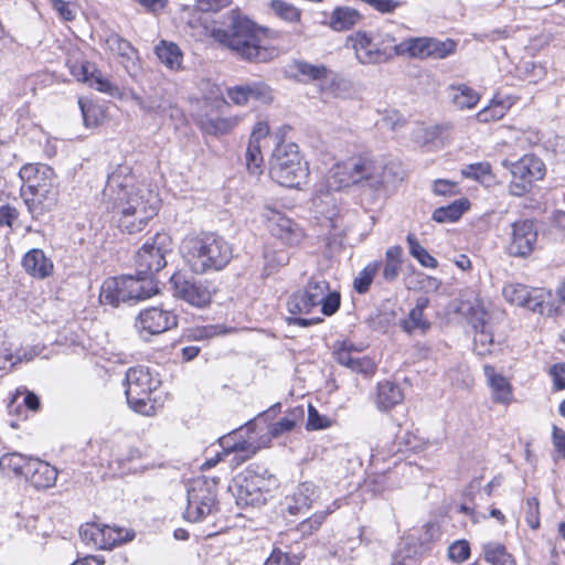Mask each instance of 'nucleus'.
Instances as JSON below:
<instances>
[{"mask_svg": "<svg viewBox=\"0 0 565 565\" xmlns=\"http://www.w3.org/2000/svg\"><path fill=\"white\" fill-rule=\"evenodd\" d=\"M217 481L207 477L193 479L188 487L185 520L201 522L218 511Z\"/></svg>", "mask_w": 565, "mask_h": 565, "instance_id": "nucleus-10", "label": "nucleus"}, {"mask_svg": "<svg viewBox=\"0 0 565 565\" xmlns=\"http://www.w3.org/2000/svg\"><path fill=\"white\" fill-rule=\"evenodd\" d=\"M168 252H171V239L168 234L157 233L151 237V242L147 241L136 254L137 277L153 280V275L167 265Z\"/></svg>", "mask_w": 565, "mask_h": 565, "instance_id": "nucleus-11", "label": "nucleus"}, {"mask_svg": "<svg viewBox=\"0 0 565 565\" xmlns=\"http://www.w3.org/2000/svg\"><path fill=\"white\" fill-rule=\"evenodd\" d=\"M502 163L510 169L512 178L524 180L531 184L543 179L545 174L544 162L534 154H525L514 162L504 160Z\"/></svg>", "mask_w": 565, "mask_h": 565, "instance_id": "nucleus-20", "label": "nucleus"}, {"mask_svg": "<svg viewBox=\"0 0 565 565\" xmlns=\"http://www.w3.org/2000/svg\"><path fill=\"white\" fill-rule=\"evenodd\" d=\"M450 92L451 100L459 109L473 108L480 99L479 94L466 84L454 85Z\"/></svg>", "mask_w": 565, "mask_h": 565, "instance_id": "nucleus-34", "label": "nucleus"}, {"mask_svg": "<svg viewBox=\"0 0 565 565\" xmlns=\"http://www.w3.org/2000/svg\"><path fill=\"white\" fill-rule=\"evenodd\" d=\"M249 99H255L264 104L273 102V93L270 87L264 82L246 83Z\"/></svg>", "mask_w": 565, "mask_h": 565, "instance_id": "nucleus-44", "label": "nucleus"}, {"mask_svg": "<svg viewBox=\"0 0 565 565\" xmlns=\"http://www.w3.org/2000/svg\"><path fill=\"white\" fill-rule=\"evenodd\" d=\"M246 162L248 170H250L252 172H254L255 169H258L260 167V163L263 162V157L259 142H256L255 140H249L246 149Z\"/></svg>", "mask_w": 565, "mask_h": 565, "instance_id": "nucleus-54", "label": "nucleus"}, {"mask_svg": "<svg viewBox=\"0 0 565 565\" xmlns=\"http://www.w3.org/2000/svg\"><path fill=\"white\" fill-rule=\"evenodd\" d=\"M173 295L195 308H205L212 301V290L207 282L189 279L175 274L171 277Z\"/></svg>", "mask_w": 565, "mask_h": 565, "instance_id": "nucleus-14", "label": "nucleus"}, {"mask_svg": "<svg viewBox=\"0 0 565 565\" xmlns=\"http://www.w3.org/2000/svg\"><path fill=\"white\" fill-rule=\"evenodd\" d=\"M296 70L300 75L312 81L324 79L328 77V68L322 64L316 65L300 61L296 63Z\"/></svg>", "mask_w": 565, "mask_h": 565, "instance_id": "nucleus-46", "label": "nucleus"}, {"mask_svg": "<svg viewBox=\"0 0 565 565\" xmlns=\"http://www.w3.org/2000/svg\"><path fill=\"white\" fill-rule=\"evenodd\" d=\"M103 195L118 227L128 234L142 231L160 206L158 193L145 182H138L126 163L117 164L108 173Z\"/></svg>", "mask_w": 565, "mask_h": 565, "instance_id": "nucleus-1", "label": "nucleus"}, {"mask_svg": "<svg viewBox=\"0 0 565 565\" xmlns=\"http://www.w3.org/2000/svg\"><path fill=\"white\" fill-rule=\"evenodd\" d=\"M402 180V171L397 164H383L363 154L351 157L333 166L329 172L327 185L329 190L340 191L353 184H361L375 193Z\"/></svg>", "mask_w": 565, "mask_h": 565, "instance_id": "nucleus-2", "label": "nucleus"}, {"mask_svg": "<svg viewBox=\"0 0 565 565\" xmlns=\"http://www.w3.org/2000/svg\"><path fill=\"white\" fill-rule=\"evenodd\" d=\"M360 545V541L356 540H348L342 544H338L330 554L339 559L347 561L354 558V552L356 547Z\"/></svg>", "mask_w": 565, "mask_h": 565, "instance_id": "nucleus-52", "label": "nucleus"}, {"mask_svg": "<svg viewBox=\"0 0 565 565\" xmlns=\"http://www.w3.org/2000/svg\"><path fill=\"white\" fill-rule=\"evenodd\" d=\"M456 47L457 43L454 40L446 39L441 41L435 38H427L428 57L446 58L455 53Z\"/></svg>", "mask_w": 565, "mask_h": 565, "instance_id": "nucleus-38", "label": "nucleus"}, {"mask_svg": "<svg viewBox=\"0 0 565 565\" xmlns=\"http://www.w3.org/2000/svg\"><path fill=\"white\" fill-rule=\"evenodd\" d=\"M537 242V228L532 220H519L511 224L507 252L510 256L525 258Z\"/></svg>", "mask_w": 565, "mask_h": 565, "instance_id": "nucleus-15", "label": "nucleus"}, {"mask_svg": "<svg viewBox=\"0 0 565 565\" xmlns=\"http://www.w3.org/2000/svg\"><path fill=\"white\" fill-rule=\"evenodd\" d=\"M90 87L98 92L108 94L109 96H116L118 94V87L110 83V81L103 76L102 72L96 67L90 73V78L87 83Z\"/></svg>", "mask_w": 565, "mask_h": 565, "instance_id": "nucleus-47", "label": "nucleus"}, {"mask_svg": "<svg viewBox=\"0 0 565 565\" xmlns=\"http://www.w3.org/2000/svg\"><path fill=\"white\" fill-rule=\"evenodd\" d=\"M409 254L426 268H436L438 266L437 259L431 256L426 248H424L417 241L414 234H408L406 237Z\"/></svg>", "mask_w": 565, "mask_h": 565, "instance_id": "nucleus-37", "label": "nucleus"}, {"mask_svg": "<svg viewBox=\"0 0 565 565\" xmlns=\"http://www.w3.org/2000/svg\"><path fill=\"white\" fill-rule=\"evenodd\" d=\"M224 98L204 102V113L199 115L198 124L204 134L218 136L231 132L239 122V117H224L222 114L228 108Z\"/></svg>", "mask_w": 565, "mask_h": 565, "instance_id": "nucleus-12", "label": "nucleus"}, {"mask_svg": "<svg viewBox=\"0 0 565 565\" xmlns=\"http://www.w3.org/2000/svg\"><path fill=\"white\" fill-rule=\"evenodd\" d=\"M527 525L536 530L540 526V504L536 498H529L526 500V516Z\"/></svg>", "mask_w": 565, "mask_h": 565, "instance_id": "nucleus-59", "label": "nucleus"}, {"mask_svg": "<svg viewBox=\"0 0 565 565\" xmlns=\"http://www.w3.org/2000/svg\"><path fill=\"white\" fill-rule=\"evenodd\" d=\"M504 299L533 312H543L544 299L537 290H531L527 286L522 284H509L502 290Z\"/></svg>", "mask_w": 565, "mask_h": 565, "instance_id": "nucleus-18", "label": "nucleus"}, {"mask_svg": "<svg viewBox=\"0 0 565 565\" xmlns=\"http://www.w3.org/2000/svg\"><path fill=\"white\" fill-rule=\"evenodd\" d=\"M297 417L298 415L295 412L290 416L282 417L270 426L269 434L273 437H278L284 433L292 430L296 426Z\"/></svg>", "mask_w": 565, "mask_h": 565, "instance_id": "nucleus-56", "label": "nucleus"}, {"mask_svg": "<svg viewBox=\"0 0 565 565\" xmlns=\"http://www.w3.org/2000/svg\"><path fill=\"white\" fill-rule=\"evenodd\" d=\"M265 565H298V563L296 557L275 548L266 559Z\"/></svg>", "mask_w": 565, "mask_h": 565, "instance_id": "nucleus-62", "label": "nucleus"}, {"mask_svg": "<svg viewBox=\"0 0 565 565\" xmlns=\"http://www.w3.org/2000/svg\"><path fill=\"white\" fill-rule=\"evenodd\" d=\"M31 459L20 452H7L0 457V469L8 476L25 477Z\"/></svg>", "mask_w": 565, "mask_h": 565, "instance_id": "nucleus-32", "label": "nucleus"}, {"mask_svg": "<svg viewBox=\"0 0 565 565\" xmlns=\"http://www.w3.org/2000/svg\"><path fill=\"white\" fill-rule=\"evenodd\" d=\"M24 478L36 489H47L55 484L57 470L49 462L33 458Z\"/></svg>", "mask_w": 565, "mask_h": 565, "instance_id": "nucleus-22", "label": "nucleus"}, {"mask_svg": "<svg viewBox=\"0 0 565 565\" xmlns=\"http://www.w3.org/2000/svg\"><path fill=\"white\" fill-rule=\"evenodd\" d=\"M403 249L398 245L391 246L385 252V259L381 263L382 277L386 282H394L402 269Z\"/></svg>", "mask_w": 565, "mask_h": 565, "instance_id": "nucleus-27", "label": "nucleus"}, {"mask_svg": "<svg viewBox=\"0 0 565 565\" xmlns=\"http://www.w3.org/2000/svg\"><path fill=\"white\" fill-rule=\"evenodd\" d=\"M353 352H358V349L353 345V343L343 341L334 352L337 362L345 367H349L352 363V360L355 358Z\"/></svg>", "mask_w": 565, "mask_h": 565, "instance_id": "nucleus-55", "label": "nucleus"}, {"mask_svg": "<svg viewBox=\"0 0 565 565\" xmlns=\"http://www.w3.org/2000/svg\"><path fill=\"white\" fill-rule=\"evenodd\" d=\"M403 401V393L398 385L392 382H382L377 385L376 404L381 411H387Z\"/></svg>", "mask_w": 565, "mask_h": 565, "instance_id": "nucleus-29", "label": "nucleus"}, {"mask_svg": "<svg viewBox=\"0 0 565 565\" xmlns=\"http://www.w3.org/2000/svg\"><path fill=\"white\" fill-rule=\"evenodd\" d=\"M331 426V420L327 416H322L319 412L312 406L308 407V420H307V429L308 430H319L324 429Z\"/></svg>", "mask_w": 565, "mask_h": 565, "instance_id": "nucleus-53", "label": "nucleus"}, {"mask_svg": "<svg viewBox=\"0 0 565 565\" xmlns=\"http://www.w3.org/2000/svg\"><path fill=\"white\" fill-rule=\"evenodd\" d=\"M269 174L278 184L299 188L309 177L308 163L303 161L299 147L294 142H280L273 151Z\"/></svg>", "mask_w": 565, "mask_h": 565, "instance_id": "nucleus-6", "label": "nucleus"}, {"mask_svg": "<svg viewBox=\"0 0 565 565\" xmlns=\"http://www.w3.org/2000/svg\"><path fill=\"white\" fill-rule=\"evenodd\" d=\"M317 306L307 298V295L303 290H298L294 292L287 302V309L290 313V317L286 318L288 324H295L301 328H307L313 324H318L322 322V318H302L299 317L301 315H308Z\"/></svg>", "mask_w": 565, "mask_h": 565, "instance_id": "nucleus-19", "label": "nucleus"}, {"mask_svg": "<svg viewBox=\"0 0 565 565\" xmlns=\"http://www.w3.org/2000/svg\"><path fill=\"white\" fill-rule=\"evenodd\" d=\"M157 292L153 280L124 275L107 278L100 287L99 299L102 303L118 307L120 303L150 298Z\"/></svg>", "mask_w": 565, "mask_h": 565, "instance_id": "nucleus-8", "label": "nucleus"}, {"mask_svg": "<svg viewBox=\"0 0 565 565\" xmlns=\"http://www.w3.org/2000/svg\"><path fill=\"white\" fill-rule=\"evenodd\" d=\"M95 66L88 62H85L83 64H74L71 66V74L79 82L88 83L90 78V73H93V70Z\"/></svg>", "mask_w": 565, "mask_h": 565, "instance_id": "nucleus-63", "label": "nucleus"}, {"mask_svg": "<svg viewBox=\"0 0 565 565\" xmlns=\"http://www.w3.org/2000/svg\"><path fill=\"white\" fill-rule=\"evenodd\" d=\"M126 398L129 407L143 416L157 413V403L152 397L157 388L156 382L147 369L130 367L126 373Z\"/></svg>", "mask_w": 565, "mask_h": 565, "instance_id": "nucleus-9", "label": "nucleus"}, {"mask_svg": "<svg viewBox=\"0 0 565 565\" xmlns=\"http://www.w3.org/2000/svg\"><path fill=\"white\" fill-rule=\"evenodd\" d=\"M402 328L407 333H413L415 330H420L425 333L430 328V322L424 318V313L419 310H411L408 317L402 321Z\"/></svg>", "mask_w": 565, "mask_h": 565, "instance_id": "nucleus-40", "label": "nucleus"}, {"mask_svg": "<svg viewBox=\"0 0 565 565\" xmlns=\"http://www.w3.org/2000/svg\"><path fill=\"white\" fill-rule=\"evenodd\" d=\"M79 536L83 542L93 544L99 550H109L120 541L119 533L110 526L100 527L96 523H86L79 527Z\"/></svg>", "mask_w": 565, "mask_h": 565, "instance_id": "nucleus-21", "label": "nucleus"}, {"mask_svg": "<svg viewBox=\"0 0 565 565\" xmlns=\"http://www.w3.org/2000/svg\"><path fill=\"white\" fill-rule=\"evenodd\" d=\"M381 268V263L373 262L367 264L354 279L353 287L358 294H365L369 291L374 276Z\"/></svg>", "mask_w": 565, "mask_h": 565, "instance_id": "nucleus-39", "label": "nucleus"}, {"mask_svg": "<svg viewBox=\"0 0 565 565\" xmlns=\"http://www.w3.org/2000/svg\"><path fill=\"white\" fill-rule=\"evenodd\" d=\"M550 374L553 377L554 387L558 391L564 390L565 388V363L554 364L550 370Z\"/></svg>", "mask_w": 565, "mask_h": 565, "instance_id": "nucleus-64", "label": "nucleus"}, {"mask_svg": "<svg viewBox=\"0 0 565 565\" xmlns=\"http://www.w3.org/2000/svg\"><path fill=\"white\" fill-rule=\"evenodd\" d=\"M509 98H498L495 96L489 106L484 107L477 114V118L481 122L494 121L504 117L511 107Z\"/></svg>", "mask_w": 565, "mask_h": 565, "instance_id": "nucleus-35", "label": "nucleus"}, {"mask_svg": "<svg viewBox=\"0 0 565 565\" xmlns=\"http://www.w3.org/2000/svg\"><path fill=\"white\" fill-rule=\"evenodd\" d=\"M78 105L82 111L83 120L86 127L97 126L99 122L100 109L92 102L78 99Z\"/></svg>", "mask_w": 565, "mask_h": 565, "instance_id": "nucleus-49", "label": "nucleus"}, {"mask_svg": "<svg viewBox=\"0 0 565 565\" xmlns=\"http://www.w3.org/2000/svg\"><path fill=\"white\" fill-rule=\"evenodd\" d=\"M212 38L247 62L266 63L278 54L276 47L267 43L264 31L235 11L231 12L225 26L212 30Z\"/></svg>", "mask_w": 565, "mask_h": 565, "instance_id": "nucleus-3", "label": "nucleus"}, {"mask_svg": "<svg viewBox=\"0 0 565 565\" xmlns=\"http://www.w3.org/2000/svg\"><path fill=\"white\" fill-rule=\"evenodd\" d=\"M333 510L320 511L312 514L310 518L303 520L298 524L297 530L301 533L302 536H308L313 534L319 530L321 524L324 522L328 514L332 513Z\"/></svg>", "mask_w": 565, "mask_h": 565, "instance_id": "nucleus-42", "label": "nucleus"}, {"mask_svg": "<svg viewBox=\"0 0 565 565\" xmlns=\"http://www.w3.org/2000/svg\"><path fill=\"white\" fill-rule=\"evenodd\" d=\"M317 498L318 488L312 482H302L286 498L287 511L291 515L302 513L310 509Z\"/></svg>", "mask_w": 565, "mask_h": 565, "instance_id": "nucleus-23", "label": "nucleus"}, {"mask_svg": "<svg viewBox=\"0 0 565 565\" xmlns=\"http://www.w3.org/2000/svg\"><path fill=\"white\" fill-rule=\"evenodd\" d=\"M491 174V166L489 162H478L467 166L462 169V175L477 181L483 180Z\"/></svg>", "mask_w": 565, "mask_h": 565, "instance_id": "nucleus-51", "label": "nucleus"}, {"mask_svg": "<svg viewBox=\"0 0 565 565\" xmlns=\"http://www.w3.org/2000/svg\"><path fill=\"white\" fill-rule=\"evenodd\" d=\"M448 556L455 563H463L470 556V545L466 540L454 542L448 548Z\"/></svg>", "mask_w": 565, "mask_h": 565, "instance_id": "nucleus-50", "label": "nucleus"}, {"mask_svg": "<svg viewBox=\"0 0 565 565\" xmlns=\"http://www.w3.org/2000/svg\"><path fill=\"white\" fill-rule=\"evenodd\" d=\"M221 444L226 455L233 454L231 463L238 466L256 454L257 447L246 440L231 444L230 438H222Z\"/></svg>", "mask_w": 565, "mask_h": 565, "instance_id": "nucleus-31", "label": "nucleus"}, {"mask_svg": "<svg viewBox=\"0 0 565 565\" xmlns=\"http://www.w3.org/2000/svg\"><path fill=\"white\" fill-rule=\"evenodd\" d=\"M362 20V14L351 7H337L330 14L328 25L337 32L351 30Z\"/></svg>", "mask_w": 565, "mask_h": 565, "instance_id": "nucleus-25", "label": "nucleus"}, {"mask_svg": "<svg viewBox=\"0 0 565 565\" xmlns=\"http://www.w3.org/2000/svg\"><path fill=\"white\" fill-rule=\"evenodd\" d=\"M22 266L28 274L40 279L49 277L54 267L52 260L39 248H33L24 255Z\"/></svg>", "mask_w": 565, "mask_h": 565, "instance_id": "nucleus-24", "label": "nucleus"}, {"mask_svg": "<svg viewBox=\"0 0 565 565\" xmlns=\"http://www.w3.org/2000/svg\"><path fill=\"white\" fill-rule=\"evenodd\" d=\"M484 373L489 379L492 390L493 401L501 404L510 403L512 398V387L509 381L501 374H497L490 365L484 366Z\"/></svg>", "mask_w": 565, "mask_h": 565, "instance_id": "nucleus-26", "label": "nucleus"}, {"mask_svg": "<svg viewBox=\"0 0 565 565\" xmlns=\"http://www.w3.org/2000/svg\"><path fill=\"white\" fill-rule=\"evenodd\" d=\"M178 324L177 316L160 307H150L139 312L135 328L141 338L148 340L150 335L163 333Z\"/></svg>", "mask_w": 565, "mask_h": 565, "instance_id": "nucleus-13", "label": "nucleus"}, {"mask_svg": "<svg viewBox=\"0 0 565 565\" xmlns=\"http://www.w3.org/2000/svg\"><path fill=\"white\" fill-rule=\"evenodd\" d=\"M20 195L33 218H40L57 204L58 182L54 170L44 163H26L20 171Z\"/></svg>", "mask_w": 565, "mask_h": 565, "instance_id": "nucleus-4", "label": "nucleus"}, {"mask_svg": "<svg viewBox=\"0 0 565 565\" xmlns=\"http://www.w3.org/2000/svg\"><path fill=\"white\" fill-rule=\"evenodd\" d=\"M227 97L233 104L237 106H245L249 100L246 84L228 87Z\"/></svg>", "mask_w": 565, "mask_h": 565, "instance_id": "nucleus-60", "label": "nucleus"}, {"mask_svg": "<svg viewBox=\"0 0 565 565\" xmlns=\"http://www.w3.org/2000/svg\"><path fill=\"white\" fill-rule=\"evenodd\" d=\"M180 253L195 274L222 270L233 257L231 244L214 233L185 236Z\"/></svg>", "mask_w": 565, "mask_h": 565, "instance_id": "nucleus-5", "label": "nucleus"}, {"mask_svg": "<svg viewBox=\"0 0 565 565\" xmlns=\"http://www.w3.org/2000/svg\"><path fill=\"white\" fill-rule=\"evenodd\" d=\"M274 483L273 476L263 465L250 463L233 479L230 489L239 507H259L266 503V493Z\"/></svg>", "mask_w": 565, "mask_h": 565, "instance_id": "nucleus-7", "label": "nucleus"}, {"mask_svg": "<svg viewBox=\"0 0 565 565\" xmlns=\"http://www.w3.org/2000/svg\"><path fill=\"white\" fill-rule=\"evenodd\" d=\"M470 207V202L468 199H459L454 201L452 203L437 207L433 212L431 218L437 223H447V222H456L458 221L462 214Z\"/></svg>", "mask_w": 565, "mask_h": 565, "instance_id": "nucleus-30", "label": "nucleus"}, {"mask_svg": "<svg viewBox=\"0 0 565 565\" xmlns=\"http://www.w3.org/2000/svg\"><path fill=\"white\" fill-rule=\"evenodd\" d=\"M108 47L111 52L119 56L131 60L136 55V50L131 43L117 34H113L107 39Z\"/></svg>", "mask_w": 565, "mask_h": 565, "instance_id": "nucleus-41", "label": "nucleus"}, {"mask_svg": "<svg viewBox=\"0 0 565 565\" xmlns=\"http://www.w3.org/2000/svg\"><path fill=\"white\" fill-rule=\"evenodd\" d=\"M154 53L168 68L173 71L181 70L183 54L175 43L162 40L156 45Z\"/></svg>", "mask_w": 565, "mask_h": 565, "instance_id": "nucleus-28", "label": "nucleus"}, {"mask_svg": "<svg viewBox=\"0 0 565 565\" xmlns=\"http://www.w3.org/2000/svg\"><path fill=\"white\" fill-rule=\"evenodd\" d=\"M356 58L361 64H376L386 61L391 54L386 47H380L366 31H358L350 35Z\"/></svg>", "mask_w": 565, "mask_h": 565, "instance_id": "nucleus-17", "label": "nucleus"}, {"mask_svg": "<svg viewBox=\"0 0 565 565\" xmlns=\"http://www.w3.org/2000/svg\"><path fill=\"white\" fill-rule=\"evenodd\" d=\"M348 369L364 375H372L376 370V365L369 356H355Z\"/></svg>", "mask_w": 565, "mask_h": 565, "instance_id": "nucleus-57", "label": "nucleus"}, {"mask_svg": "<svg viewBox=\"0 0 565 565\" xmlns=\"http://www.w3.org/2000/svg\"><path fill=\"white\" fill-rule=\"evenodd\" d=\"M493 345V334L490 330L477 331L473 337V350L480 355H487L491 352Z\"/></svg>", "mask_w": 565, "mask_h": 565, "instance_id": "nucleus-48", "label": "nucleus"}, {"mask_svg": "<svg viewBox=\"0 0 565 565\" xmlns=\"http://www.w3.org/2000/svg\"><path fill=\"white\" fill-rule=\"evenodd\" d=\"M270 8L278 17L288 22L300 20V11L295 6L284 0H271Z\"/></svg>", "mask_w": 565, "mask_h": 565, "instance_id": "nucleus-45", "label": "nucleus"}, {"mask_svg": "<svg viewBox=\"0 0 565 565\" xmlns=\"http://www.w3.org/2000/svg\"><path fill=\"white\" fill-rule=\"evenodd\" d=\"M393 50L396 55H408L415 58H428L427 38H411L395 44Z\"/></svg>", "mask_w": 565, "mask_h": 565, "instance_id": "nucleus-33", "label": "nucleus"}, {"mask_svg": "<svg viewBox=\"0 0 565 565\" xmlns=\"http://www.w3.org/2000/svg\"><path fill=\"white\" fill-rule=\"evenodd\" d=\"M341 303V296L338 291H331L329 294H326L322 301L319 303L321 306V312L324 316H332L334 315Z\"/></svg>", "mask_w": 565, "mask_h": 565, "instance_id": "nucleus-58", "label": "nucleus"}, {"mask_svg": "<svg viewBox=\"0 0 565 565\" xmlns=\"http://www.w3.org/2000/svg\"><path fill=\"white\" fill-rule=\"evenodd\" d=\"M329 290V284L324 279H316L311 278L309 282L307 284L303 291L307 295V298L309 300H312V302L316 306H319V303L322 301L323 297L326 296L327 291Z\"/></svg>", "mask_w": 565, "mask_h": 565, "instance_id": "nucleus-43", "label": "nucleus"}, {"mask_svg": "<svg viewBox=\"0 0 565 565\" xmlns=\"http://www.w3.org/2000/svg\"><path fill=\"white\" fill-rule=\"evenodd\" d=\"M383 125L391 130H397L406 124L402 114L395 109L385 110L382 118Z\"/></svg>", "mask_w": 565, "mask_h": 565, "instance_id": "nucleus-61", "label": "nucleus"}, {"mask_svg": "<svg viewBox=\"0 0 565 565\" xmlns=\"http://www.w3.org/2000/svg\"><path fill=\"white\" fill-rule=\"evenodd\" d=\"M264 217L273 236L289 246L298 245L305 237L302 228L284 213L266 207Z\"/></svg>", "mask_w": 565, "mask_h": 565, "instance_id": "nucleus-16", "label": "nucleus"}, {"mask_svg": "<svg viewBox=\"0 0 565 565\" xmlns=\"http://www.w3.org/2000/svg\"><path fill=\"white\" fill-rule=\"evenodd\" d=\"M484 559L492 565H515L511 554L503 544L491 542L483 546Z\"/></svg>", "mask_w": 565, "mask_h": 565, "instance_id": "nucleus-36", "label": "nucleus"}]
</instances>
